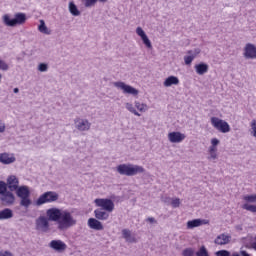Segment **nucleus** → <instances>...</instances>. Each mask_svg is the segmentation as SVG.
<instances>
[{
	"instance_id": "obj_1",
	"label": "nucleus",
	"mask_w": 256,
	"mask_h": 256,
	"mask_svg": "<svg viewBox=\"0 0 256 256\" xmlns=\"http://www.w3.org/2000/svg\"><path fill=\"white\" fill-rule=\"evenodd\" d=\"M116 171L119 175L134 177V175H139V173H145V168H143V166L133 164H120L116 167Z\"/></svg>"
},
{
	"instance_id": "obj_2",
	"label": "nucleus",
	"mask_w": 256,
	"mask_h": 256,
	"mask_svg": "<svg viewBox=\"0 0 256 256\" xmlns=\"http://www.w3.org/2000/svg\"><path fill=\"white\" fill-rule=\"evenodd\" d=\"M77 225V219L73 217V214L67 210H63L60 216V220L58 221L59 231H67V229H71V227H75Z\"/></svg>"
},
{
	"instance_id": "obj_3",
	"label": "nucleus",
	"mask_w": 256,
	"mask_h": 256,
	"mask_svg": "<svg viewBox=\"0 0 256 256\" xmlns=\"http://www.w3.org/2000/svg\"><path fill=\"white\" fill-rule=\"evenodd\" d=\"M27 21V15L25 13H16L14 18H11L9 14L3 16V23L6 27H17V25H25Z\"/></svg>"
},
{
	"instance_id": "obj_4",
	"label": "nucleus",
	"mask_w": 256,
	"mask_h": 256,
	"mask_svg": "<svg viewBox=\"0 0 256 256\" xmlns=\"http://www.w3.org/2000/svg\"><path fill=\"white\" fill-rule=\"evenodd\" d=\"M17 197L21 199L20 205L21 207H25L26 209L29 208L31 205V191L29 190L28 186H18V188L15 190Z\"/></svg>"
},
{
	"instance_id": "obj_5",
	"label": "nucleus",
	"mask_w": 256,
	"mask_h": 256,
	"mask_svg": "<svg viewBox=\"0 0 256 256\" xmlns=\"http://www.w3.org/2000/svg\"><path fill=\"white\" fill-rule=\"evenodd\" d=\"M56 201H59V194L55 191H48L39 196L36 200V205L41 207L45 203H55Z\"/></svg>"
},
{
	"instance_id": "obj_6",
	"label": "nucleus",
	"mask_w": 256,
	"mask_h": 256,
	"mask_svg": "<svg viewBox=\"0 0 256 256\" xmlns=\"http://www.w3.org/2000/svg\"><path fill=\"white\" fill-rule=\"evenodd\" d=\"M94 203L96 207L104 209L105 211H108V213H113L115 210V203L109 198H97L94 200Z\"/></svg>"
},
{
	"instance_id": "obj_7",
	"label": "nucleus",
	"mask_w": 256,
	"mask_h": 256,
	"mask_svg": "<svg viewBox=\"0 0 256 256\" xmlns=\"http://www.w3.org/2000/svg\"><path fill=\"white\" fill-rule=\"evenodd\" d=\"M211 125L214 129H217L220 133H229L231 131V126L225 120H221L218 117L211 118Z\"/></svg>"
},
{
	"instance_id": "obj_8",
	"label": "nucleus",
	"mask_w": 256,
	"mask_h": 256,
	"mask_svg": "<svg viewBox=\"0 0 256 256\" xmlns=\"http://www.w3.org/2000/svg\"><path fill=\"white\" fill-rule=\"evenodd\" d=\"M113 85L117 89H121V91H123L125 95H133L134 97H137L139 95V90L133 88L130 85L125 84V82L118 81L114 82Z\"/></svg>"
},
{
	"instance_id": "obj_9",
	"label": "nucleus",
	"mask_w": 256,
	"mask_h": 256,
	"mask_svg": "<svg viewBox=\"0 0 256 256\" xmlns=\"http://www.w3.org/2000/svg\"><path fill=\"white\" fill-rule=\"evenodd\" d=\"M49 221L50 220L47 218V216H39L35 220L36 231H40L41 233H48L50 229Z\"/></svg>"
},
{
	"instance_id": "obj_10",
	"label": "nucleus",
	"mask_w": 256,
	"mask_h": 256,
	"mask_svg": "<svg viewBox=\"0 0 256 256\" xmlns=\"http://www.w3.org/2000/svg\"><path fill=\"white\" fill-rule=\"evenodd\" d=\"M62 214H63V210L59 208H49L46 211V217L50 221H54V223H59Z\"/></svg>"
},
{
	"instance_id": "obj_11",
	"label": "nucleus",
	"mask_w": 256,
	"mask_h": 256,
	"mask_svg": "<svg viewBox=\"0 0 256 256\" xmlns=\"http://www.w3.org/2000/svg\"><path fill=\"white\" fill-rule=\"evenodd\" d=\"M0 201L4 207H11L15 203V194L9 190L0 196Z\"/></svg>"
},
{
	"instance_id": "obj_12",
	"label": "nucleus",
	"mask_w": 256,
	"mask_h": 256,
	"mask_svg": "<svg viewBox=\"0 0 256 256\" xmlns=\"http://www.w3.org/2000/svg\"><path fill=\"white\" fill-rule=\"evenodd\" d=\"M74 125L78 131H89L91 129V122L87 119L76 118Z\"/></svg>"
},
{
	"instance_id": "obj_13",
	"label": "nucleus",
	"mask_w": 256,
	"mask_h": 256,
	"mask_svg": "<svg viewBox=\"0 0 256 256\" xmlns=\"http://www.w3.org/2000/svg\"><path fill=\"white\" fill-rule=\"evenodd\" d=\"M243 57L245 59H256V46L252 43H247L244 47Z\"/></svg>"
},
{
	"instance_id": "obj_14",
	"label": "nucleus",
	"mask_w": 256,
	"mask_h": 256,
	"mask_svg": "<svg viewBox=\"0 0 256 256\" xmlns=\"http://www.w3.org/2000/svg\"><path fill=\"white\" fill-rule=\"evenodd\" d=\"M49 247L58 253H63L67 249V244L61 240H52L49 243Z\"/></svg>"
},
{
	"instance_id": "obj_15",
	"label": "nucleus",
	"mask_w": 256,
	"mask_h": 256,
	"mask_svg": "<svg viewBox=\"0 0 256 256\" xmlns=\"http://www.w3.org/2000/svg\"><path fill=\"white\" fill-rule=\"evenodd\" d=\"M6 185L9 189V191L17 190L20 187L19 186V178H17V176H15V175L8 176V178L6 180Z\"/></svg>"
},
{
	"instance_id": "obj_16",
	"label": "nucleus",
	"mask_w": 256,
	"mask_h": 256,
	"mask_svg": "<svg viewBox=\"0 0 256 256\" xmlns=\"http://www.w3.org/2000/svg\"><path fill=\"white\" fill-rule=\"evenodd\" d=\"M136 33L139 37H141L144 45L148 48V49H153V45L151 44V40H149V37H147V34L145 33V31L143 30V28L138 27L136 28Z\"/></svg>"
},
{
	"instance_id": "obj_17",
	"label": "nucleus",
	"mask_w": 256,
	"mask_h": 256,
	"mask_svg": "<svg viewBox=\"0 0 256 256\" xmlns=\"http://www.w3.org/2000/svg\"><path fill=\"white\" fill-rule=\"evenodd\" d=\"M168 140L170 143H181L182 141H185V134L181 132H170L168 134Z\"/></svg>"
},
{
	"instance_id": "obj_18",
	"label": "nucleus",
	"mask_w": 256,
	"mask_h": 256,
	"mask_svg": "<svg viewBox=\"0 0 256 256\" xmlns=\"http://www.w3.org/2000/svg\"><path fill=\"white\" fill-rule=\"evenodd\" d=\"M17 159L15 158L14 154L9 153H1L0 154V163L3 165H11V163H15Z\"/></svg>"
},
{
	"instance_id": "obj_19",
	"label": "nucleus",
	"mask_w": 256,
	"mask_h": 256,
	"mask_svg": "<svg viewBox=\"0 0 256 256\" xmlns=\"http://www.w3.org/2000/svg\"><path fill=\"white\" fill-rule=\"evenodd\" d=\"M109 211L104 210L103 208H98L94 210V215L98 221H107L109 219Z\"/></svg>"
},
{
	"instance_id": "obj_20",
	"label": "nucleus",
	"mask_w": 256,
	"mask_h": 256,
	"mask_svg": "<svg viewBox=\"0 0 256 256\" xmlns=\"http://www.w3.org/2000/svg\"><path fill=\"white\" fill-rule=\"evenodd\" d=\"M201 225H209V221L205 219H194L187 222V229H195Z\"/></svg>"
},
{
	"instance_id": "obj_21",
	"label": "nucleus",
	"mask_w": 256,
	"mask_h": 256,
	"mask_svg": "<svg viewBox=\"0 0 256 256\" xmlns=\"http://www.w3.org/2000/svg\"><path fill=\"white\" fill-rule=\"evenodd\" d=\"M216 245H229L231 243V235L228 234H220L214 240Z\"/></svg>"
},
{
	"instance_id": "obj_22",
	"label": "nucleus",
	"mask_w": 256,
	"mask_h": 256,
	"mask_svg": "<svg viewBox=\"0 0 256 256\" xmlns=\"http://www.w3.org/2000/svg\"><path fill=\"white\" fill-rule=\"evenodd\" d=\"M88 226L90 229H95V231H103V223L97 218H90L88 220Z\"/></svg>"
},
{
	"instance_id": "obj_23",
	"label": "nucleus",
	"mask_w": 256,
	"mask_h": 256,
	"mask_svg": "<svg viewBox=\"0 0 256 256\" xmlns=\"http://www.w3.org/2000/svg\"><path fill=\"white\" fill-rule=\"evenodd\" d=\"M122 237L125 239V241H127V243H137V238L131 235V230L129 229L122 230Z\"/></svg>"
},
{
	"instance_id": "obj_24",
	"label": "nucleus",
	"mask_w": 256,
	"mask_h": 256,
	"mask_svg": "<svg viewBox=\"0 0 256 256\" xmlns=\"http://www.w3.org/2000/svg\"><path fill=\"white\" fill-rule=\"evenodd\" d=\"M7 219H13V210H11V208L0 210V221H5Z\"/></svg>"
},
{
	"instance_id": "obj_25",
	"label": "nucleus",
	"mask_w": 256,
	"mask_h": 256,
	"mask_svg": "<svg viewBox=\"0 0 256 256\" xmlns=\"http://www.w3.org/2000/svg\"><path fill=\"white\" fill-rule=\"evenodd\" d=\"M195 70L197 75H205V73H207V71H209V65H207L206 63H200L195 65Z\"/></svg>"
},
{
	"instance_id": "obj_26",
	"label": "nucleus",
	"mask_w": 256,
	"mask_h": 256,
	"mask_svg": "<svg viewBox=\"0 0 256 256\" xmlns=\"http://www.w3.org/2000/svg\"><path fill=\"white\" fill-rule=\"evenodd\" d=\"M164 87H171L172 85H179V78L177 76H169L163 83Z\"/></svg>"
},
{
	"instance_id": "obj_27",
	"label": "nucleus",
	"mask_w": 256,
	"mask_h": 256,
	"mask_svg": "<svg viewBox=\"0 0 256 256\" xmlns=\"http://www.w3.org/2000/svg\"><path fill=\"white\" fill-rule=\"evenodd\" d=\"M68 9L71 15H73L74 17H79V15H81V11H79L77 5H75V2H70Z\"/></svg>"
},
{
	"instance_id": "obj_28",
	"label": "nucleus",
	"mask_w": 256,
	"mask_h": 256,
	"mask_svg": "<svg viewBox=\"0 0 256 256\" xmlns=\"http://www.w3.org/2000/svg\"><path fill=\"white\" fill-rule=\"evenodd\" d=\"M38 31H40V33H44V35H51V30H49V28H47V25H45L44 20H40V25L38 26Z\"/></svg>"
},
{
	"instance_id": "obj_29",
	"label": "nucleus",
	"mask_w": 256,
	"mask_h": 256,
	"mask_svg": "<svg viewBox=\"0 0 256 256\" xmlns=\"http://www.w3.org/2000/svg\"><path fill=\"white\" fill-rule=\"evenodd\" d=\"M134 105H135L136 109H138V111H140V113H145V111H147V109H149L147 104L141 103L139 101H135Z\"/></svg>"
},
{
	"instance_id": "obj_30",
	"label": "nucleus",
	"mask_w": 256,
	"mask_h": 256,
	"mask_svg": "<svg viewBox=\"0 0 256 256\" xmlns=\"http://www.w3.org/2000/svg\"><path fill=\"white\" fill-rule=\"evenodd\" d=\"M125 107H126L127 111H129L130 113H133V115H136V117H141V114L139 112H137L135 107H133V104L126 103Z\"/></svg>"
},
{
	"instance_id": "obj_31",
	"label": "nucleus",
	"mask_w": 256,
	"mask_h": 256,
	"mask_svg": "<svg viewBox=\"0 0 256 256\" xmlns=\"http://www.w3.org/2000/svg\"><path fill=\"white\" fill-rule=\"evenodd\" d=\"M242 209H245L246 211H250V213H256V205L246 203L242 205Z\"/></svg>"
},
{
	"instance_id": "obj_32",
	"label": "nucleus",
	"mask_w": 256,
	"mask_h": 256,
	"mask_svg": "<svg viewBox=\"0 0 256 256\" xmlns=\"http://www.w3.org/2000/svg\"><path fill=\"white\" fill-rule=\"evenodd\" d=\"M196 256H209V251L205 246H201L199 251L196 252Z\"/></svg>"
},
{
	"instance_id": "obj_33",
	"label": "nucleus",
	"mask_w": 256,
	"mask_h": 256,
	"mask_svg": "<svg viewBox=\"0 0 256 256\" xmlns=\"http://www.w3.org/2000/svg\"><path fill=\"white\" fill-rule=\"evenodd\" d=\"M7 189H8L7 182L0 181V195H4V193L7 192Z\"/></svg>"
},
{
	"instance_id": "obj_34",
	"label": "nucleus",
	"mask_w": 256,
	"mask_h": 256,
	"mask_svg": "<svg viewBox=\"0 0 256 256\" xmlns=\"http://www.w3.org/2000/svg\"><path fill=\"white\" fill-rule=\"evenodd\" d=\"M243 199L247 203H256V194L255 195H246L243 197Z\"/></svg>"
},
{
	"instance_id": "obj_35",
	"label": "nucleus",
	"mask_w": 256,
	"mask_h": 256,
	"mask_svg": "<svg viewBox=\"0 0 256 256\" xmlns=\"http://www.w3.org/2000/svg\"><path fill=\"white\" fill-rule=\"evenodd\" d=\"M201 53V50L199 48H195L193 50H188L187 54L192 56L194 59L195 57H197V55H199Z\"/></svg>"
},
{
	"instance_id": "obj_36",
	"label": "nucleus",
	"mask_w": 256,
	"mask_h": 256,
	"mask_svg": "<svg viewBox=\"0 0 256 256\" xmlns=\"http://www.w3.org/2000/svg\"><path fill=\"white\" fill-rule=\"evenodd\" d=\"M182 255L183 256H194L195 251L192 248H186L183 250Z\"/></svg>"
},
{
	"instance_id": "obj_37",
	"label": "nucleus",
	"mask_w": 256,
	"mask_h": 256,
	"mask_svg": "<svg viewBox=\"0 0 256 256\" xmlns=\"http://www.w3.org/2000/svg\"><path fill=\"white\" fill-rule=\"evenodd\" d=\"M171 205L174 209H177L181 205V200L179 198H173L171 200Z\"/></svg>"
},
{
	"instance_id": "obj_38",
	"label": "nucleus",
	"mask_w": 256,
	"mask_h": 256,
	"mask_svg": "<svg viewBox=\"0 0 256 256\" xmlns=\"http://www.w3.org/2000/svg\"><path fill=\"white\" fill-rule=\"evenodd\" d=\"M49 69V66L45 63H40L38 65V71H41V73H45Z\"/></svg>"
},
{
	"instance_id": "obj_39",
	"label": "nucleus",
	"mask_w": 256,
	"mask_h": 256,
	"mask_svg": "<svg viewBox=\"0 0 256 256\" xmlns=\"http://www.w3.org/2000/svg\"><path fill=\"white\" fill-rule=\"evenodd\" d=\"M194 59L195 58H193V56H191L190 54L188 56H184L185 65H191V63H193Z\"/></svg>"
},
{
	"instance_id": "obj_40",
	"label": "nucleus",
	"mask_w": 256,
	"mask_h": 256,
	"mask_svg": "<svg viewBox=\"0 0 256 256\" xmlns=\"http://www.w3.org/2000/svg\"><path fill=\"white\" fill-rule=\"evenodd\" d=\"M0 69L2 71H9V65L2 59H0Z\"/></svg>"
},
{
	"instance_id": "obj_41",
	"label": "nucleus",
	"mask_w": 256,
	"mask_h": 256,
	"mask_svg": "<svg viewBox=\"0 0 256 256\" xmlns=\"http://www.w3.org/2000/svg\"><path fill=\"white\" fill-rule=\"evenodd\" d=\"M216 256H231V252L227 250H220L215 253Z\"/></svg>"
},
{
	"instance_id": "obj_42",
	"label": "nucleus",
	"mask_w": 256,
	"mask_h": 256,
	"mask_svg": "<svg viewBox=\"0 0 256 256\" xmlns=\"http://www.w3.org/2000/svg\"><path fill=\"white\" fill-rule=\"evenodd\" d=\"M97 3V0H85V7H93Z\"/></svg>"
},
{
	"instance_id": "obj_43",
	"label": "nucleus",
	"mask_w": 256,
	"mask_h": 256,
	"mask_svg": "<svg viewBox=\"0 0 256 256\" xmlns=\"http://www.w3.org/2000/svg\"><path fill=\"white\" fill-rule=\"evenodd\" d=\"M215 159H217V152H209L208 160L214 161Z\"/></svg>"
},
{
	"instance_id": "obj_44",
	"label": "nucleus",
	"mask_w": 256,
	"mask_h": 256,
	"mask_svg": "<svg viewBox=\"0 0 256 256\" xmlns=\"http://www.w3.org/2000/svg\"><path fill=\"white\" fill-rule=\"evenodd\" d=\"M251 129L253 131V137H256V120L251 122Z\"/></svg>"
},
{
	"instance_id": "obj_45",
	"label": "nucleus",
	"mask_w": 256,
	"mask_h": 256,
	"mask_svg": "<svg viewBox=\"0 0 256 256\" xmlns=\"http://www.w3.org/2000/svg\"><path fill=\"white\" fill-rule=\"evenodd\" d=\"M219 143H220L219 139H217V138H212L211 139V146L212 147H217V145H219Z\"/></svg>"
},
{
	"instance_id": "obj_46",
	"label": "nucleus",
	"mask_w": 256,
	"mask_h": 256,
	"mask_svg": "<svg viewBox=\"0 0 256 256\" xmlns=\"http://www.w3.org/2000/svg\"><path fill=\"white\" fill-rule=\"evenodd\" d=\"M0 256H13V254L9 251H0Z\"/></svg>"
},
{
	"instance_id": "obj_47",
	"label": "nucleus",
	"mask_w": 256,
	"mask_h": 256,
	"mask_svg": "<svg viewBox=\"0 0 256 256\" xmlns=\"http://www.w3.org/2000/svg\"><path fill=\"white\" fill-rule=\"evenodd\" d=\"M0 133H5V123L0 120Z\"/></svg>"
},
{
	"instance_id": "obj_48",
	"label": "nucleus",
	"mask_w": 256,
	"mask_h": 256,
	"mask_svg": "<svg viewBox=\"0 0 256 256\" xmlns=\"http://www.w3.org/2000/svg\"><path fill=\"white\" fill-rule=\"evenodd\" d=\"M209 153H217V146H210Z\"/></svg>"
},
{
	"instance_id": "obj_49",
	"label": "nucleus",
	"mask_w": 256,
	"mask_h": 256,
	"mask_svg": "<svg viewBox=\"0 0 256 256\" xmlns=\"http://www.w3.org/2000/svg\"><path fill=\"white\" fill-rule=\"evenodd\" d=\"M146 221H147L148 223H157V220H155V218H153V217H148V218L146 219Z\"/></svg>"
},
{
	"instance_id": "obj_50",
	"label": "nucleus",
	"mask_w": 256,
	"mask_h": 256,
	"mask_svg": "<svg viewBox=\"0 0 256 256\" xmlns=\"http://www.w3.org/2000/svg\"><path fill=\"white\" fill-rule=\"evenodd\" d=\"M251 247L254 249V251H256V235L254 237V241L251 243Z\"/></svg>"
},
{
	"instance_id": "obj_51",
	"label": "nucleus",
	"mask_w": 256,
	"mask_h": 256,
	"mask_svg": "<svg viewBox=\"0 0 256 256\" xmlns=\"http://www.w3.org/2000/svg\"><path fill=\"white\" fill-rule=\"evenodd\" d=\"M171 200H172L171 198H166V199L164 200V203H169Z\"/></svg>"
},
{
	"instance_id": "obj_52",
	"label": "nucleus",
	"mask_w": 256,
	"mask_h": 256,
	"mask_svg": "<svg viewBox=\"0 0 256 256\" xmlns=\"http://www.w3.org/2000/svg\"><path fill=\"white\" fill-rule=\"evenodd\" d=\"M232 256H241V252L240 253H233Z\"/></svg>"
},
{
	"instance_id": "obj_53",
	"label": "nucleus",
	"mask_w": 256,
	"mask_h": 256,
	"mask_svg": "<svg viewBox=\"0 0 256 256\" xmlns=\"http://www.w3.org/2000/svg\"><path fill=\"white\" fill-rule=\"evenodd\" d=\"M14 93H19V88H14Z\"/></svg>"
},
{
	"instance_id": "obj_54",
	"label": "nucleus",
	"mask_w": 256,
	"mask_h": 256,
	"mask_svg": "<svg viewBox=\"0 0 256 256\" xmlns=\"http://www.w3.org/2000/svg\"><path fill=\"white\" fill-rule=\"evenodd\" d=\"M100 3H106L107 0H99Z\"/></svg>"
},
{
	"instance_id": "obj_55",
	"label": "nucleus",
	"mask_w": 256,
	"mask_h": 256,
	"mask_svg": "<svg viewBox=\"0 0 256 256\" xmlns=\"http://www.w3.org/2000/svg\"><path fill=\"white\" fill-rule=\"evenodd\" d=\"M3 78V75L0 74V83H1V79Z\"/></svg>"
}]
</instances>
